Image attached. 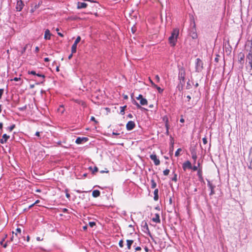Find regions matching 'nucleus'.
I'll list each match as a JSON object with an SVG mask.
<instances>
[{
  "instance_id": "f257e3e1",
  "label": "nucleus",
  "mask_w": 252,
  "mask_h": 252,
  "mask_svg": "<svg viewBox=\"0 0 252 252\" xmlns=\"http://www.w3.org/2000/svg\"><path fill=\"white\" fill-rule=\"evenodd\" d=\"M179 33V30L178 29H174L172 32L171 36L168 38L169 42L171 46H175Z\"/></svg>"
},
{
  "instance_id": "f03ea898",
  "label": "nucleus",
  "mask_w": 252,
  "mask_h": 252,
  "mask_svg": "<svg viewBox=\"0 0 252 252\" xmlns=\"http://www.w3.org/2000/svg\"><path fill=\"white\" fill-rule=\"evenodd\" d=\"M179 75L178 78L180 80V84L183 86L185 84V78L186 75V70L183 66H178Z\"/></svg>"
},
{
  "instance_id": "7ed1b4c3",
  "label": "nucleus",
  "mask_w": 252,
  "mask_h": 252,
  "mask_svg": "<svg viewBox=\"0 0 252 252\" xmlns=\"http://www.w3.org/2000/svg\"><path fill=\"white\" fill-rule=\"evenodd\" d=\"M142 227L143 228V231L153 239L152 235L149 230L148 224L146 221L142 222Z\"/></svg>"
},
{
  "instance_id": "20e7f679",
  "label": "nucleus",
  "mask_w": 252,
  "mask_h": 252,
  "mask_svg": "<svg viewBox=\"0 0 252 252\" xmlns=\"http://www.w3.org/2000/svg\"><path fill=\"white\" fill-rule=\"evenodd\" d=\"M203 69V63L202 61L197 58L196 60V71L199 72Z\"/></svg>"
},
{
  "instance_id": "39448f33",
  "label": "nucleus",
  "mask_w": 252,
  "mask_h": 252,
  "mask_svg": "<svg viewBox=\"0 0 252 252\" xmlns=\"http://www.w3.org/2000/svg\"><path fill=\"white\" fill-rule=\"evenodd\" d=\"M89 140L88 138V137H78L77 138L76 141H75V143L77 144H82L84 142H86L87 141H88Z\"/></svg>"
},
{
  "instance_id": "423d86ee",
  "label": "nucleus",
  "mask_w": 252,
  "mask_h": 252,
  "mask_svg": "<svg viewBox=\"0 0 252 252\" xmlns=\"http://www.w3.org/2000/svg\"><path fill=\"white\" fill-rule=\"evenodd\" d=\"M150 158L153 160L156 165H158L160 164V160L157 158V156L156 154L151 155Z\"/></svg>"
},
{
  "instance_id": "0eeeda50",
  "label": "nucleus",
  "mask_w": 252,
  "mask_h": 252,
  "mask_svg": "<svg viewBox=\"0 0 252 252\" xmlns=\"http://www.w3.org/2000/svg\"><path fill=\"white\" fill-rule=\"evenodd\" d=\"M135 126V124L133 121H129L126 125V128L127 130H132Z\"/></svg>"
},
{
  "instance_id": "6e6552de",
  "label": "nucleus",
  "mask_w": 252,
  "mask_h": 252,
  "mask_svg": "<svg viewBox=\"0 0 252 252\" xmlns=\"http://www.w3.org/2000/svg\"><path fill=\"white\" fill-rule=\"evenodd\" d=\"M183 168L184 171H185L187 168L191 169L192 168L191 162L188 160L185 162L183 164Z\"/></svg>"
},
{
  "instance_id": "1a4fd4ad",
  "label": "nucleus",
  "mask_w": 252,
  "mask_h": 252,
  "mask_svg": "<svg viewBox=\"0 0 252 252\" xmlns=\"http://www.w3.org/2000/svg\"><path fill=\"white\" fill-rule=\"evenodd\" d=\"M24 3L22 0L17 1L16 9L17 11H20L23 7Z\"/></svg>"
},
{
  "instance_id": "9d476101",
  "label": "nucleus",
  "mask_w": 252,
  "mask_h": 252,
  "mask_svg": "<svg viewBox=\"0 0 252 252\" xmlns=\"http://www.w3.org/2000/svg\"><path fill=\"white\" fill-rule=\"evenodd\" d=\"M190 153L191 155V157L194 160V162H196L197 159V155L195 151V149L194 148H192L190 150Z\"/></svg>"
},
{
  "instance_id": "9b49d317",
  "label": "nucleus",
  "mask_w": 252,
  "mask_h": 252,
  "mask_svg": "<svg viewBox=\"0 0 252 252\" xmlns=\"http://www.w3.org/2000/svg\"><path fill=\"white\" fill-rule=\"evenodd\" d=\"M87 4L85 2H78L77 3V8L81 9L86 8L87 6Z\"/></svg>"
},
{
  "instance_id": "f8f14e48",
  "label": "nucleus",
  "mask_w": 252,
  "mask_h": 252,
  "mask_svg": "<svg viewBox=\"0 0 252 252\" xmlns=\"http://www.w3.org/2000/svg\"><path fill=\"white\" fill-rule=\"evenodd\" d=\"M246 63L247 64L252 63V53L251 51L246 57Z\"/></svg>"
},
{
  "instance_id": "ddd939ff",
  "label": "nucleus",
  "mask_w": 252,
  "mask_h": 252,
  "mask_svg": "<svg viewBox=\"0 0 252 252\" xmlns=\"http://www.w3.org/2000/svg\"><path fill=\"white\" fill-rule=\"evenodd\" d=\"M9 138V136L7 135L6 134H4L2 135V138L0 140V142L1 144H3L7 142V139Z\"/></svg>"
},
{
  "instance_id": "4468645a",
  "label": "nucleus",
  "mask_w": 252,
  "mask_h": 252,
  "mask_svg": "<svg viewBox=\"0 0 252 252\" xmlns=\"http://www.w3.org/2000/svg\"><path fill=\"white\" fill-rule=\"evenodd\" d=\"M51 34L50 33V31L48 29H47L45 32L44 34V38L45 39H50Z\"/></svg>"
},
{
  "instance_id": "2eb2a0df",
  "label": "nucleus",
  "mask_w": 252,
  "mask_h": 252,
  "mask_svg": "<svg viewBox=\"0 0 252 252\" xmlns=\"http://www.w3.org/2000/svg\"><path fill=\"white\" fill-rule=\"evenodd\" d=\"M152 220L155 222L159 223L160 222L159 215L158 214H156L155 217L152 219Z\"/></svg>"
},
{
  "instance_id": "dca6fc26",
  "label": "nucleus",
  "mask_w": 252,
  "mask_h": 252,
  "mask_svg": "<svg viewBox=\"0 0 252 252\" xmlns=\"http://www.w3.org/2000/svg\"><path fill=\"white\" fill-rule=\"evenodd\" d=\"M100 194V192L99 190H94L93 191L92 195L94 197H98Z\"/></svg>"
},
{
  "instance_id": "f3484780",
  "label": "nucleus",
  "mask_w": 252,
  "mask_h": 252,
  "mask_svg": "<svg viewBox=\"0 0 252 252\" xmlns=\"http://www.w3.org/2000/svg\"><path fill=\"white\" fill-rule=\"evenodd\" d=\"M158 189H155L154 191V199L155 201H157L158 199Z\"/></svg>"
},
{
  "instance_id": "a211bd4d",
  "label": "nucleus",
  "mask_w": 252,
  "mask_h": 252,
  "mask_svg": "<svg viewBox=\"0 0 252 252\" xmlns=\"http://www.w3.org/2000/svg\"><path fill=\"white\" fill-rule=\"evenodd\" d=\"M245 55L243 53H240L238 55V61L241 63L242 61H244Z\"/></svg>"
},
{
  "instance_id": "6ab92c4d",
  "label": "nucleus",
  "mask_w": 252,
  "mask_h": 252,
  "mask_svg": "<svg viewBox=\"0 0 252 252\" xmlns=\"http://www.w3.org/2000/svg\"><path fill=\"white\" fill-rule=\"evenodd\" d=\"M247 68L251 75H252V62L247 64Z\"/></svg>"
},
{
  "instance_id": "aec40b11",
  "label": "nucleus",
  "mask_w": 252,
  "mask_h": 252,
  "mask_svg": "<svg viewBox=\"0 0 252 252\" xmlns=\"http://www.w3.org/2000/svg\"><path fill=\"white\" fill-rule=\"evenodd\" d=\"M36 76L40 77H42L43 78V80L40 83H36V84L38 85L40 84H43L45 81L44 78H45V76L44 74H40L39 73H37Z\"/></svg>"
},
{
  "instance_id": "412c9836",
  "label": "nucleus",
  "mask_w": 252,
  "mask_h": 252,
  "mask_svg": "<svg viewBox=\"0 0 252 252\" xmlns=\"http://www.w3.org/2000/svg\"><path fill=\"white\" fill-rule=\"evenodd\" d=\"M127 247L128 250H130L132 244L133 243V241L132 240H127Z\"/></svg>"
},
{
  "instance_id": "4be33fe9",
  "label": "nucleus",
  "mask_w": 252,
  "mask_h": 252,
  "mask_svg": "<svg viewBox=\"0 0 252 252\" xmlns=\"http://www.w3.org/2000/svg\"><path fill=\"white\" fill-rule=\"evenodd\" d=\"M132 103L134 105H135L137 108L139 109H144V108L142 107L140 104H138V103L134 99H132Z\"/></svg>"
},
{
  "instance_id": "5701e85b",
  "label": "nucleus",
  "mask_w": 252,
  "mask_h": 252,
  "mask_svg": "<svg viewBox=\"0 0 252 252\" xmlns=\"http://www.w3.org/2000/svg\"><path fill=\"white\" fill-rule=\"evenodd\" d=\"M140 103L141 105H145L148 104L147 100L146 98H142L140 101Z\"/></svg>"
},
{
  "instance_id": "b1692460",
  "label": "nucleus",
  "mask_w": 252,
  "mask_h": 252,
  "mask_svg": "<svg viewBox=\"0 0 252 252\" xmlns=\"http://www.w3.org/2000/svg\"><path fill=\"white\" fill-rule=\"evenodd\" d=\"M16 232L15 233V236H16V237H17L19 239V235H21V230L20 228H17L16 229Z\"/></svg>"
},
{
  "instance_id": "393cba45",
  "label": "nucleus",
  "mask_w": 252,
  "mask_h": 252,
  "mask_svg": "<svg viewBox=\"0 0 252 252\" xmlns=\"http://www.w3.org/2000/svg\"><path fill=\"white\" fill-rule=\"evenodd\" d=\"M77 45L73 44L71 47V53L72 54L75 53L76 52Z\"/></svg>"
},
{
  "instance_id": "a878e982",
  "label": "nucleus",
  "mask_w": 252,
  "mask_h": 252,
  "mask_svg": "<svg viewBox=\"0 0 252 252\" xmlns=\"http://www.w3.org/2000/svg\"><path fill=\"white\" fill-rule=\"evenodd\" d=\"M202 174V171L201 169H199L197 171V175L199 177V180H201L203 179Z\"/></svg>"
},
{
  "instance_id": "bb28decb",
  "label": "nucleus",
  "mask_w": 252,
  "mask_h": 252,
  "mask_svg": "<svg viewBox=\"0 0 252 252\" xmlns=\"http://www.w3.org/2000/svg\"><path fill=\"white\" fill-rule=\"evenodd\" d=\"M64 109L63 105H60L59 108L58 109V111L63 114L64 112Z\"/></svg>"
},
{
  "instance_id": "cd10ccee",
  "label": "nucleus",
  "mask_w": 252,
  "mask_h": 252,
  "mask_svg": "<svg viewBox=\"0 0 252 252\" xmlns=\"http://www.w3.org/2000/svg\"><path fill=\"white\" fill-rule=\"evenodd\" d=\"M157 186V184L154 181V179L151 180V188L152 189H155Z\"/></svg>"
},
{
  "instance_id": "c85d7f7f",
  "label": "nucleus",
  "mask_w": 252,
  "mask_h": 252,
  "mask_svg": "<svg viewBox=\"0 0 252 252\" xmlns=\"http://www.w3.org/2000/svg\"><path fill=\"white\" fill-rule=\"evenodd\" d=\"M89 169L90 170H92V173L93 174H94L95 173V172L98 171V168L96 166H95L93 170L92 169V167H90Z\"/></svg>"
},
{
  "instance_id": "c756f323",
  "label": "nucleus",
  "mask_w": 252,
  "mask_h": 252,
  "mask_svg": "<svg viewBox=\"0 0 252 252\" xmlns=\"http://www.w3.org/2000/svg\"><path fill=\"white\" fill-rule=\"evenodd\" d=\"M190 36H191L192 38L193 39H196L197 38V34L196 32H192L191 33Z\"/></svg>"
},
{
  "instance_id": "7c9ffc66",
  "label": "nucleus",
  "mask_w": 252,
  "mask_h": 252,
  "mask_svg": "<svg viewBox=\"0 0 252 252\" xmlns=\"http://www.w3.org/2000/svg\"><path fill=\"white\" fill-rule=\"evenodd\" d=\"M126 107V106L125 105L124 106H123V107H121V111H120V114H122V115H124L125 114V108Z\"/></svg>"
},
{
  "instance_id": "2f4dec72",
  "label": "nucleus",
  "mask_w": 252,
  "mask_h": 252,
  "mask_svg": "<svg viewBox=\"0 0 252 252\" xmlns=\"http://www.w3.org/2000/svg\"><path fill=\"white\" fill-rule=\"evenodd\" d=\"M155 88H156L158 90V93L160 94H161L163 91V89H161L157 85H156Z\"/></svg>"
},
{
  "instance_id": "473e14b6",
  "label": "nucleus",
  "mask_w": 252,
  "mask_h": 252,
  "mask_svg": "<svg viewBox=\"0 0 252 252\" xmlns=\"http://www.w3.org/2000/svg\"><path fill=\"white\" fill-rule=\"evenodd\" d=\"M4 238H3L2 239V240L0 241V244L1 245H2L4 248H6L7 247V243H5L4 244Z\"/></svg>"
},
{
  "instance_id": "72a5a7b5",
  "label": "nucleus",
  "mask_w": 252,
  "mask_h": 252,
  "mask_svg": "<svg viewBox=\"0 0 252 252\" xmlns=\"http://www.w3.org/2000/svg\"><path fill=\"white\" fill-rule=\"evenodd\" d=\"M80 40H81V37H80V36H78L76 38L74 44L77 45V44L80 41Z\"/></svg>"
},
{
  "instance_id": "f704fd0d",
  "label": "nucleus",
  "mask_w": 252,
  "mask_h": 252,
  "mask_svg": "<svg viewBox=\"0 0 252 252\" xmlns=\"http://www.w3.org/2000/svg\"><path fill=\"white\" fill-rule=\"evenodd\" d=\"M165 126H166V134L167 135H168L169 134V126L167 124V121H166V123L165 124Z\"/></svg>"
},
{
  "instance_id": "c9c22d12",
  "label": "nucleus",
  "mask_w": 252,
  "mask_h": 252,
  "mask_svg": "<svg viewBox=\"0 0 252 252\" xmlns=\"http://www.w3.org/2000/svg\"><path fill=\"white\" fill-rule=\"evenodd\" d=\"M248 160L250 162L249 168L252 169V158H249Z\"/></svg>"
},
{
  "instance_id": "e433bc0d",
  "label": "nucleus",
  "mask_w": 252,
  "mask_h": 252,
  "mask_svg": "<svg viewBox=\"0 0 252 252\" xmlns=\"http://www.w3.org/2000/svg\"><path fill=\"white\" fill-rule=\"evenodd\" d=\"M182 151V149L181 148H179L177 149V150L175 152V156L176 157H178L179 156V154H180V152Z\"/></svg>"
},
{
  "instance_id": "4c0bfd02",
  "label": "nucleus",
  "mask_w": 252,
  "mask_h": 252,
  "mask_svg": "<svg viewBox=\"0 0 252 252\" xmlns=\"http://www.w3.org/2000/svg\"><path fill=\"white\" fill-rule=\"evenodd\" d=\"M170 170L168 169H166L163 171V174L165 176H167L169 173Z\"/></svg>"
},
{
  "instance_id": "58836bf2",
  "label": "nucleus",
  "mask_w": 252,
  "mask_h": 252,
  "mask_svg": "<svg viewBox=\"0 0 252 252\" xmlns=\"http://www.w3.org/2000/svg\"><path fill=\"white\" fill-rule=\"evenodd\" d=\"M215 188V186H214L213 187H212V188H210L211 189V192L210 193V195H212L214 194H215V191L214 190Z\"/></svg>"
},
{
  "instance_id": "ea45409f",
  "label": "nucleus",
  "mask_w": 252,
  "mask_h": 252,
  "mask_svg": "<svg viewBox=\"0 0 252 252\" xmlns=\"http://www.w3.org/2000/svg\"><path fill=\"white\" fill-rule=\"evenodd\" d=\"M28 74H32V75H36L37 73H36V72L34 70H32V71H28Z\"/></svg>"
},
{
  "instance_id": "a19ab883",
  "label": "nucleus",
  "mask_w": 252,
  "mask_h": 252,
  "mask_svg": "<svg viewBox=\"0 0 252 252\" xmlns=\"http://www.w3.org/2000/svg\"><path fill=\"white\" fill-rule=\"evenodd\" d=\"M172 180L176 182L177 181V175L176 174H174V177L172 178Z\"/></svg>"
},
{
  "instance_id": "79ce46f5",
  "label": "nucleus",
  "mask_w": 252,
  "mask_h": 252,
  "mask_svg": "<svg viewBox=\"0 0 252 252\" xmlns=\"http://www.w3.org/2000/svg\"><path fill=\"white\" fill-rule=\"evenodd\" d=\"M27 109V105H25L23 107H19L18 108V109L20 110V111H24L25 110H26Z\"/></svg>"
},
{
  "instance_id": "37998d69",
  "label": "nucleus",
  "mask_w": 252,
  "mask_h": 252,
  "mask_svg": "<svg viewBox=\"0 0 252 252\" xmlns=\"http://www.w3.org/2000/svg\"><path fill=\"white\" fill-rule=\"evenodd\" d=\"M89 225L91 227H93L94 225H95V222L94 221H91L89 223Z\"/></svg>"
},
{
  "instance_id": "c03bdc74",
  "label": "nucleus",
  "mask_w": 252,
  "mask_h": 252,
  "mask_svg": "<svg viewBox=\"0 0 252 252\" xmlns=\"http://www.w3.org/2000/svg\"><path fill=\"white\" fill-rule=\"evenodd\" d=\"M123 243H124V241H123V240H121L119 241V246H120L121 248H123V246H124Z\"/></svg>"
},
{
  "instance_id": "a18cd8bd",
  "label": "nucleus",
  "mask_w": 252,
  "mask_h": 252,
  "mask_svg": "<svg viewBox=\"0 0 252 252\" xmlns=\"http://www.w3.org/2000/svg\"><path fill=\"white\" fill-rule=\"evenodd\" d=\"M15 127V125L14 124L11 125L10 126L8 127L9 131H11Z\"/></svg>"
},
{
  "instance_id": "49530a36",
  "label": "nucleus",
  "mask_w": 252,
  "mask_h": 252,
  "mask_svg": "<svg viewBox=\"0 0 252 252\" xmlns=\"http://www.w3.org/2000/svg\"><path fill=\"white\" fill-rule=\"evenodd\" d=\"M249 158H252V147L250 150Z\"/></svg>"
},
{
  "instance_id": "de8ad7c7",
  "label": "nucleus",
  "mask_w": 252,
  "mask_h": 252,
  "mask_svg": "<svg viewBox=\"0 0 252 252\" xmlns=\"http://www.w3.org/2000/svg\"><path fill=\"white\" fill-rule=\"evenodd\" d=\"M143 98L144 97H143V95L142 94H139L138 95V96L136 97V99L137 100H141V99Z\"/></svg>"
},
{
  "instance_id": "09e8293b",
  "label": "nucleus",
  "mask_w": 252,
  "mask_h": 252,
  "mask_svg": "<svg viewBox=\"0 0 252 252\" xmlns=\"http://www.w3.org/2000/svg\"><path fill=\"white\" fill-rule=\"evenodd\" d=\"M149 80H150V83H151V84L152 86L154 88H155V87L156 86V85H156V84L153 82V81L151 79H149Z\"/></svg>"
},
{
  "instance_id": "8fccbe9b",
  "label": "nucleus",
  "mask_w": 252,
  "mask_h": 252,
  "mask_svg": "<svg viewBox=\"0 0 252 252\" xmlns=\"http://www.w3.org/2000/svg\"><path fill=\"white\" fill-rule=\"evenodd\" d=\"M3 92L4 90L3 89H0V99L1 98Z\"/></svg>"
},
{
  "instance_id": "3c124183",
  "label": "nucleus",
  "mask_w": 252,
  "mask_h": 252,
  "mask_svg": "<svg viewBox=\"0 0 252 252\" xmlns=\"http://www.w3.org/2000/svg\"><path fill=\"white\" fill-rule=\"evenodd\" d=\"M131 31L132 33H134L135 32H136V28L134 27H132L131 29Z\"/></svg>"
},
{
  "instance_id": "603ef678",
  "label": "nucleus",
  "mask_w": 252,
  "mask_h": 252,
  "mask_svg": "<svg viewBox=\"0 0 252 252\" xmlns=\"http://www.w3.org/2000/svg\"><path fill=\"white\" fill-rule=\"evenodd\" d=\"M203 143L204 144H206L207 143V140L206 137H204L202 139Z\"/></svg>"
},
{
  "instance_id": "864d4df0",
  "label": "nucleus",
  "mask_w": 252,
  "mask_h": 252,
  "mask_svg": "<svg viewBox=\"0 0 252 252\" xmlns=\"http://www.w3.org/2000/svg\"><path fill=\"white\" fill-rule=\"evenodd\" d=\"M208 186L210 188H212V187L214 186L212 185V184L210 182V181H208Z\"/></svg>"
},
{
  "instance_id": "5fc2aeb1",
  "label": "nucleus",
  "mask_w": 252,
  "mask_h": 252,
  "mask_svg": "<svg viewBox=\"0 0 252 252\" xmlns=\"http://www.w3.org/2000/svg\"><path fill=\"white\" fill-rule=\"evenodd\" d=\"M91 121H92L94 122H95V123H96V124H97V123H98V122H97V121H96L95 120V118H94V117H93V116H92V117H91Z\"/></svg>"
},
{
  "instance_id": "6e6d98bb",
  "label": "nucleus",
  "mask_w": 252,
  "mask_h": 252,
  "mask_svg": "<svg viewBox=\"0 0 252 252\" xmlns=\"http://www.w3.org/2000/svg\"><path fill=\"white\" fill-rule=\"evenodd\" d=\"M20 80H21V78L15 77L14 79H11V81L14 80L15 81H18Z\"/></svg>"
},
{
  "instance_id": "4d7b16f0",
  "label": "nucleus",
  "mask_w": 252,
  "mask_h": 252,
  "mask_svg": "<svg viewBox=\"0 0 252 252\" xmlns=\"http://www.w3.org/2000/svg\"><path fill=\"white\" fill-rule=\"evenodd\" d=\"M173 144H174V142H172L171 141V146L170 147V151H172V152H173Z\"/></svg>"
},
{
  "instance_id": "13d9d810",
  "label": "nucleus",
  "mask_w": 252,
  "mask_h": 252,
  "mask_svg": "<svg viewBox=\"0 0 252 252\" xmlns=\"http://www.w3.org/2000/svg\"><path fill=\"white\" fill-rule=\"evenodd\" d=\"M193 171H196L198 170V167L197 166L194 165L193 166V167L192 166V168H191Z\"/></svg>"
},
{
  "instance_id": "bf43d9fd",
  "label": "nucleus",
  "mask_w": 252,
  "mask_h": 252,
  "mask_svg": "<svg viewBox=\"0 0 252 252\" xmlns=\"http://www.w3.org/2000/svg\"><path fill=\"white\" fill-rule=\"evenodd\" d=\"M155 78H156V80H157V81L158 82H159V81H160V78H159V77L158 76V75H156V76H155Z\"/></svg>"
},
{
  "instance_id": "052dcab7",
  "label": "nucleus",
  "mask_w": 252,
  "mask_h": 252,
  "mask_svg": "<svg viewBox=\"0 0 252 252\" xmlns=\"http://www.w3.org/2000/svg\"><path fill=\"white\" fill-rule=\"evenodd\" d=\"M12 233H13V236L10 238V241H13L14 239H15V237H16L15 236L13 235V234H14V232H12Z\"/></svg>"
},
{
  "instance_id": "680f3d73",
  "label": "nucleus",
  "mask_w": 252,
  "mask_h": 252,
  "mask_svg": "<svg viewBox=\"0 0 252 252\" xmlns=\"http://www.w3.org/2000/svg\"><path fill=\"white\" fill-rule=\"evenodd\" d=\"M220 57V56L219 55H217V57L215 58V61L217 63H218L219 62V57Z\"/></svg>"
},
{
  "instance_id": "e2e57ef3",
  "label": "nucleus",
  "mask_w": 252,
  "mask_h": 252,
  "mask_svg": "<svg viewBox=\"0 0 252 252\" xmlns=\"http://www.w3.org/2000/svg\"><path fill=\"white\" fill-rule=\"evenodd\" d=\"M135 250L136 251H140L141 250V248L140 247H137L135 248Z\"/></svg>"
},
{
  "instance_id": "0e129e2a",
  "label": "nucleus",
  "mask_w": 252,
  "mask_h": 252,
  "mask_svg": "<svg viewBox=\"0 0 252 252\" xmlns=\"http://www.w3.org/2000/svg\"><path fill=\"white\" fill-rule=\"evenodd\" d=\"M27 46V45H26L25 47H24V48H23L22 51V52H21L22 54H23V53H24V52H25V51H26V50Z\"/></svg>"
},
{
  "instance_id": "69168bd1",
  "label": "nucleus",
  "mask_w": 252,
  "mask_h": 252,
  "mask_svg": "<svg viewBox=\"0 0 252 252\" xmlns=\"http://www.w3.org/2000/svg\"><path fill=\"white\" fill-rule=\"evenodd\" d=\"M63 213H67L68 212V210L66 208H64L63 210Z\"/></svg>"
},
{
  "instance_id": "338daca9",
  "label": "nucleus",
  "mask_w": 252,
  "mask_h": 252,
  "mask_svg": "<svg viewBox=\"0 0 252 252\" xmlns=\"http://www.w3.org/2000/svg\"><path fill=\"white\" fill-rule=\"evenodd\" d=\"M127 117L129 118H133V115L131 114H129L128 115H127Z\"/></svg>"
},
{
  "instance_id": "774afa93",
  "label": "nucleus",
  "mask_w": 252,
  "mask_h": 252,
  "mask_svg": "<svg viewBox=\"0 0 252 252\" xmlns=\"http://www.w3.org/2000/svg\"><path fill=\"white\" fill-rule=\"evenodd\" d=\"M44 60L46 62H49L50 61L48 58H45Z\"/></svg>"
}]
</instances>
